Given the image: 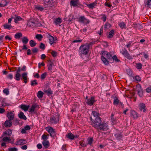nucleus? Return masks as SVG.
<instances>
[{
  "label": "nucleus",
  "mask_w": 151,
  "mask_h": 151,
  "mask_svg": "<svg viewBox=\"0 0 151 151\" xmlns=\"http://www.w3.org/2000/svg\"><path fill=\"white\" fill-rule=\"evenodd\" d=\"M53 65V63L50 61V63H49L48 65V68L49 70L50 71L52 72V65Z\"/></svg>",
  "instance_id": "obj_31"
},
{
  "label": "nucleus",
  "mask_w": 151,
  "mask_h": 151,
  "mask_svg": "<svg viewBox=\"0 0 151 151\" xmlns=\"http://www.w3.org/2000/svg\"><path fill=\"white\" fill-rule=\"evenodd\" d=\"M12 130L10 129H8L4 132V135L6 134L9 136H10L12 135Z\"/></svg>",
  "instance_id": "obj_29"
},
{
  "label": "nucleus",
  "mask_w": 151,
  "mask_h": 151,
  "mask_svg": "<svg viewBox=\"0 0 151 151\" xmlns=\"http://www.w3.org/2000/svg\"><path fill=\"white\" fill-rule=\"evenodd\" d=\"M101 59L103 63L106 65H107L109 64L108 60L111 59L112 58V55L106 51H102L101 52Z\"/></svg>",
  "instance_id": "obj_1"
},
{
  "label": "nucleus",
  "mask_w": 151,
  "mask_h": 151,
  "mask_svg": "<svg viewBox=\"0 0 151 151\" xmlns=\"http://www.w3.org/2000/svg\"><path fill=\"white\" fill-rule=\"evenodd\" d=\"M8 3V2L6 0H0V7H4L6 6Z\"/></svg>",
  "instance_id": "obj_20"
},
{
  "label": "nucleus",
  "mask_w": 151,
  "mask_h": 151,
  "mask_svg": "<svg viewBox=\"0 0 151 151\" xmlns=\"http://www.w3.org/2000/svg\"><path fill=\"white\" fill-rule=\"evenodd\" d=\"M92 114L95 118L97 117H100L99 113L95 111H92Z\"/></svg>",
  "instance_id": "obj_30"
},
{
  "label": "nucleus",
  "mask_w": 151,
  "mask_h": 151,
  "mask_svg": "<svg viewBox=\"0 0 151 151\" xmlns=\"http://www.w3.org/2000/svg\"><path fill=\"white\" fill-rule=\"evenodd\" d=\"M21 76L20 73H16L15 75V79L17 81L20 80Z\"/></svg>",
  "instance_id": "obj_39"
},
{
  "label": "nucleus",
  "mask_w": 151,
  "mask_h": 151,
  "mask_svg": "<svg viewBox=\"0 0 151 151\" xmlns=\"http://www.w3.org/2000/svg\"><path fill=\"white\" fill-rule=\"evenodd\" d=\"M22 36V34L20 33H16L14 35V37L16 39H19Z\"/></svg>",
  "instance_id": "obj_40"
},
{
  "label": "nucleus",
  "mask_w": 151,
  "mask_h": 151,
  "mask_svg": "<svg viewBox=\"0 0 151 151\" xmlns=\"http://www.w3.org/2000/svg\"><path fill=\"white\" fill-rule=\"evenodd\" d=\"M14 22L15 23H17L18 21L21 20L22 18L20 16L15 15L14 17Z\"/></svg>",
  "instance_id": "obj_24"
},
{
  "label": "nucleus",
  "mask_w": 151,
  "mask_h": 151,
  "mask_svg": "<svg viewBox=\"0 0 151 151\" xmlns=\"http://www.w3.org/2000/svg\"><path fill=\"white\" fill-rule=\"evenodd\" d=\"M40 49L44 50L45 48V46L42 43H41L40 46Z\"/></svg>",
  "instance_id": "obj_57"
},
{
  "label": "nucleus",
  "mask_w": 151,
  "mask_h": 151,
  "mask_svg": "<svg viewBox=\"0 0 151 151\" xmlns=\"http://www.w3.org/2000/svg\"><path fill=\"white\" fill-rule=\"evenodd\" d=\"M18 116L21 119H23L24 120H26L27 119L26 117L24 115V113L22 111L20 112L18 114Z\"/></svg>",
  "instance_id": "obj_21"
},
{
  "label": "nucleus",
  "mask_w": 151,
  "mask_h": 151,
  "mask_svg": "<svg viewBox=\"0 0 151 151\" xmlns=\"http://www.w3.org/2000/svg\"><path fill=\"white\" fill-rule=\"evenodd\" d=\"M22 79L24 80L23 82L25 83H26L27 82V80L28 77L27 76V73L26 72L23 73L22 75Z\"/></svg>",
  "instance_id": "obj_9"
},
{
  "label": "nucleus",
  "mask_w": 151,
  "mask_h": 151,
  "mask_svg": "<svg viewBox=\"0 0 151 151\" xmlns=\"http://www.w3.org/2000/svg\"><path fill=\"white\" fill-rule=\"evenodd\" d=\"M6 116L9 120H12L14 119V114L12 112H9L7 113Z\"/></svg>",
  "instance_id": "obj_12"
},
{
  "label": "nucleus",
  "mask_w": 151,
  "mask_h": 151,
  "mask_svg": "<svg viewBox=\"0 0 151 151\" xmlns=\"http://www.w3.org/2000/svg\"><path fill=\"white\" fill-rule=\"evenodd\" d=\"M91 44V43H87L81 45L79 47V52L81 54L87 55L89 51L90 46Z\"/></svg>",
  "instance_id": "obj_2"
},
{
  "label": "nucleus",
  "mask_w": 151,
  "mask_h": 151,
  "mask_svg": "<svg viewBox=\"0 0 151 151\" xmlns=\"http://www.w3.org/2000/svg\"><path fill=\"white\" fill-rule=\"evenodd\" d=\"M51 54L53 57H55L57 56L58 53L55 51H52L51 52Z\"/></svg>",
  "instance_id": "obj_52"
},
{
  "label": "nucleus",
  "mask_w": 151,
  "mask_h": 151,
  "mask_svg": "<svg viewBox=\"0 0 151 151\" xmlns=\"http://www.w3.org/2000/svg\"><path fill=\"white\" fill-rule=\"evenodd\" d=\"M27 143L26 141L24 139H20L16 142V145H20L25 144Z\"/></svg>",
  "instance_id": "obj_13"
},
{
  "label": "nucleus",
  "mask_w": 151,
  "mask_h": 151,
  "mask_svg": "<svg viewBox=\"0 0 151 151\" xmlns=\"http://www.w3.org/2000/svg\"><path fill=\"white\" fill-rule=\"evenodd\" d=\"M121 53L128 59L131 60L133 59L132 56L130 55L127 50L125 48L122 50L121 51Z\"/></svg>",
  "instance_id": "obj_4"
},
{
  "label": "nucleus",
  "mask_w": 151,
  "mask_h": 151,
  "mask_svg": "<svg viewBox=\"0 0 151 151\" xmlns=\"http://www.w3.org/2000/svg\"><path fill=\"white\" fill-rule=\"evenodd\" d=\"M8 151H17V149L16 147L9 148Z\"/></svg>",
  "instance_id": "obj_55"
},
{
  "label": "nucleus",
  "mask_w": 151,
  "mask_h": 151,
  "mask_svg": "<svg viewBox=\"0 0 151 151\" xmlns=\"http://www.w3.org/2000/svg\"><path fill=\"white\" fill-rule=\"evenodd\" d=\"M67 138L70 139H74V135L71 133H68L67 135H66Z\"/></svg>",
  "instance_id": "obj_28"
},
{
  "label": "nucleus",
  "mask_w": 151,
  "mask_h": 151,
  "mask_svg": "<svg viewBox=\"0 0 151 151\" xmlns=\"http://www.w3.org/2000/svg\"><path fill=\"white\" fill-rule=\"evenodd\" d=\"M139 109L141 111L143 112H145L146 111V109L145 108V104L143 103H140L139 104Z\"/></svg>",
  "instance_id": "obj_17"
},
{
  "label": "nucleus",
  "mask_w": 151,
  "mask_h": 151,
  "mask_svg": "<svg viewBox=\"0 0 151 151\" xmlns=\"http://www.w3.org/2000/svg\"><path fill=\"white\" fill-rule=\"evenodd\" d=\"M38 49L36 48H33L32 50V51L33 52V53H37L38 52Z\"/></svg>",
  "instance_id": "obj_62"
},
{
  "label": "nucleus",
  "mask_w": 151,
  "mask_h": 151,
  "mask_svg": "<svg viewBox=\"0 0 151 151\" xmlns=\"http://www.w3.org/2000/svg\"><path fill=\"white\" fill-rule=\"evenodd\" d=\"M43 93L41 91H39L37 93V96L39 98H41L43 97Z\"/></svg>",
  "instance_id": "obj_37"
},
{
  "label": "nucleus",
  "mask_w": 151,
  "mask_h": 151,
  "mask_svg": "<svg viewBox=\"0 0 151 151\" xmlns=\"http://www.w3.org/2000/svg\"><path fill=\"white\" fill-rule=\"evenodd\" d=\"M2 140L4 142H9L11 140V139L9 137H5L3 138Z\"/></svg>",
  "instance_id": "obj_35"
},
{
  "label": "nucleus",
  "mask_w": 151,
  "mask_h": 151,
  "mask_svg": "<svg viewBox=\"0 0 151 151\" xmlns=\"http://www.w3.org/2000/svg\"><path fill=\"white\" fill-rule=\"evenodd\" d=\"M135 79L136 81H140L141 80V78L138 76H136L135 77Z\"/></svg>",
  "instance_id": "obj_58"
},
{
  "label": "nucleus",
  "mask_w": 151,
  "mask_h": 151,
  "mask_svg": "<svg viewBox=\"0 0 151 151\" xmlns=\"http://www.w3.org/2000/svg\"><path fill=\"white\" fill-rule=\"evenodd\" d=\"M44 92L48 96L52 94V91L50 88H48L47 90L45 89L44 90Z\"/></svg>",
  "instance_id": "obj_27"
},
{
  "label": "nucleus",
  "mask_w": 151,
  "mask_h": 151,
  "mask_svg": "<svg viewBox=\"0 0 151 151\" xmlns=\"http://www.w3.org/2000/svg\"><path fill=\"white\" fill-rule=\"evenodd\" d=\"M114 114H111V121L113 124H116V119L114 117Z\"/></svg>",
  "instance_id": "obj_23"
},
{
  "label": "nucleus",
  "mask_w": 151,
  "mask_h": 151,
  "mask_svg": "<svg viewBox=\"0 0 151 151\" xmlns=\"http://www.w3.org/2000/svg\"><path fill=\"white\" fill-rule=\"evenodd\" d=\"M114 34V31L113 30H112L109 33V35L108 36V37L109 38H112Z\"/></svg>",
  "instance_id": "obj_34"
},
{
  "label": "nucleus",
  "mask_w": 151,
  "mask_h": 151,
  "mask_svg": "<svg viewBox=\"0 0 151 151\" xmlns=\"http://www.w3.org/2000/svg\"><path fill=\"white\" fill-rule=\"evenodd\" d=\"M95 101L94 97L92 96L91 97V99L87 100L86 103L88 104L90 106H92L94 103Z\"/></svg>",
  "instance_id": "obj_11"
},
{
  "label": "nucleus",
  "mask_w": 151,
  "mask_h": 151,
  "mask_svg": "<svg viewBox=\"0 0 151 151\" xmlns=\"http://www.w3.org/2000/svg\"><path fill=\"white\" fill-rule=\"evenodd\" d=\"M35 37L39 41H40L43 38V37L41 34H37L36 35Z\"/></svg>",
  "instance_id": "obj_36"
},
{
  "label": "nucleus",
  "mask_w": 151,
  "mask_h": 151,
  "mask_svg": "<svg viewBox=\"0 0 151 151\" xmlns=\"http://www.w3.org/2000/svg\"><path fill=\"white\" fill-rule=\"evenodd\" d=\"M146 91L148 93L151 92V87H148L146 89Z\"/></svg>",
  "instance_id": "obj_63"
},
{
  "label": "nucleus",
  "mask_w": 151,
  "mask_h": 151,
  "mask_svg": "<svg viewBox=\"0 0 151 151\" xmlns=\"http://www.w3.org/2000/svg\"><path fill=\"white\" fill-rule=\"evenodd\" d=\"M62 22L61 19L60 17H58L55 19V20L54 21V22L57 25L60 24Z\"/></svg>",
  "instance_id": "obj_22"
},
{
  "label": "nucleus",
  "mask_w": 151,
  "mask_h": 151,
  "mask_svg": "<svg viewBox=\"0 0 151 151\" xmlns=\"http://www.w3.org/2000/svg\"><path fill=\"white\" fill-rule=\"evenodd\" d=\"M138 94L140 97H141L142 96L143 93L141 89L138 90Z\"/></svg>",
  "instance_id": "obj_50"
},
{
  "label": "nucleus",
  "mask_w": 151,
  "mask_h": 151,
  "mask_svg": "<svg viewBox=\"0 0 151 151\" xmlns=\"http://www.w3.org/2000/svg\"><path fill=\"white\" fill-rule=\"evenodd\" d=\"M111 25L108 23H106L104 27L106 29H109L111 27Z\"/></svg>",
  "instance_id": "obj_53"
},
{
  "label": "nucleus",
  "mask_w": 151,
  "mask_h": 151,
  "mask_svg": "<svg viewBox=\"0 0 151 151\" xmlns=\"http://www.w3.org/2000/svg\"><path fill=\"white\" fill-rule=\"evenodd\" d=\"M127 74L129 76H132V70L129 69H128L127 70Z\"/></svg>",
  "instance_id": "obj_47"
},
{
  "label": "nucleus",
  "mask_w": 151,
  "mask_h": 151,
  "mask_svg": "<svg viewBox=\"0 0 151 151\" xmlns=\"http://www.w3.org/2000/svg\"><path fill=\"white\" fill-rule=\"evenodd\" d=\"M42 138L43 141L47 140L48 138L47 136L44 134L42 135Z\"/></svg>",
  "instance_id": "obj_60"
},
{
  "label": "nucleus",
  "mask_w": 151,
  "mask_h": 151,
  "mask_svg": "<svg viewBox=\"0 0 151 151\" xmlns=\"http://www.w3.org/2000/svg\"><path fill=\"white\" fill-rule=\"evenodd\" d=\"M59 120V119L58 117H55V116L52 117L50 118V122L54 124L57 123Z\"/></svg>",
  "instance_id": "obj_10"
},
{
  "label": "nucleus",
  "mask_w": 151,
  "mask_h": 151,
  "mask_svg": "<svg viewBox=\"0 0 151 151\" xmlns=\"http://www.w3.org/2000/svg\"><path fill=\"white\" fill-rule=\"evenodd\" d=\"M19 107L24 111H26L28 110L30 106L29 105L27 106L25 105L22 104L20 105Z\"/></svg>",
  "instance_id": "obj_18"
},
{
  "label": "nucleus",
  "mask_w": 151,
  "mask_h": 151,
  "mask_svg": "<svg viewBox=\"0 0 151 151\" xmlns=\"http://www.w3.org/2000/svg\"><path fill=\"white\" fill-rule=\"evenodd\" d=\"M53 4V0H45L44 2V5L45 7H51Z\"/></svg>",
  "instance_id": "obj_8"
},
{
  "label": "nucleus",
  "mask_w": 151,
  "mask_h": 151,
  "mask_svg": "<svg viewBox=\"0 0 151 151\" xmlns=\"http://www.w3.org/2000/svg\"><path fill=\"white\" fill-rule=\"evenodd\" d=\"M90 119L92 121V125L96 129L99 127V126L101 124L102 121L100 117H97L95 118V119L92 121V119L91 117H90Z\"/></svg>",
  "instance_id": "obj_3"
},
{
  "label": "nucleus",
  "mask_w": 151,
  "mask_h": 151,
  "mask_svg": "<svg viewBox=\"0 0 151 151\" xmlns=\"http://www.w3.org/2000/svg\"><path fill=\"white\" fill-rule=\"evenodd\" d=\"M97 129L103 131H107L109 129V127L106 123L103 122L102 123H101Z\"/></svg>",
  "instance_id": "obj_5"
},
{
  "label": "nucleus",
  "mask_w": 151,
  "mask_h": 151,
  "mask_svg": "<svg viewBox=\"0 0 151 151\" xmlns=\"http://www.w3.org/2000/svg\"><path fill=\"white\" fill-rule=\"evenodd\" d=\"M111 59H113L116 62L119 61V60L118 59L116 55H114L113 57L112 56V58H111Z\"/></svg>",
  "instance_id": "obj_56"
},
{
  "label": "nucleus",
  "mask_w": 151,
  "mask_h": 151,
  "mask_svg": "<svg viewBox=\"0 0 151 151\" xmlns=\"http://www.w3.org/2000/svg\"><path fill=\"white\" fill-rule=\"evenodd\" d=\"M131 116L134 119H136L138 117L137 113L135 111L133 110L131 111Z\"/></svg>",
  "instance_id": "obj_16"
},
{
  "label": "nucleus",
  "mask_w": 151,
  "mask_h": 151,
  "mask_svg": "<svg viewBox=\"0 0 151 151\" xmlns=\"http://www.w3.org/2000/svg\"><path fill=\"white\" fill-rule=\"evenodd\" d=\"M49 43L51 45H52L54 43H55V42L57 40L56 38L55 39L54 38L51 36L50 35L49 37Z\"/></svg>",
  "instance_id": "obj_19"
},
{
  "label": "nucleus",
  "mask_w": 151,
  "mask_h": 151,
  "mask_svg": "<svg viewBox=\"0 0 151 151\" xmlns=\"http://www.w3.org/2000/svg\"><path fill=\"white\" fill-rule=\"evenodd\" d=\"M4 125L6 127H10L12 125L11 120H6L4 122Z\"/></svg>",
  "instance_id": "obj_14"
},
{
  "label": "nucleus",
  "mask_w": 151,
  "mask_h": 151,
  "mask_svg": "<svg viewBox=\"0 0 151 151\" xmlns=\"http://www.w3.org/2000/svg\"><path fill=\"white\" fill-rule=\"evenodd\" d=\"M119 101L118 99L116 98L114 99L113 103L114 104L117 105L119 104Z\"/></svg>",
  "instance_id": "obj_54"
},
{
  "label": "nucleus",
  "mask_w": 151,
  "mask_h": 151,
  "mask_svg": "<svg viewBox=\"0 0 151 151\" xmlns=\"http://www.w3.org/2000/svg\"><path fill=\"white\" fill-rule=\"evenodd\" d=\"M134 27L136 29H141L142 27L141 25L139 24H134Z\"/></svg>",
  "instance_id": "obj_41"
},
{
  "label": "nucleus",
  "mask_w": 151,
  "mask_h": 151,
  "mask_svg": "<svg viewBox=\"0 0 151 151\" xmlns=\"http://www.w3.org/2000/svg\"><path fill=\"white\" fill-rule=\"evenodd\" d=\"M30 46L32 47H33L35 46L37 43L35 42L33 40H31L29 42Z\"/></svg>",
  "instance_id": "obj_43"
},
{
  "label": "nucleus",
  "mask_w": 151,
  "mask_h": 151,
  "mask_svg": "<svg viewBox=\"0 0 151 151\" xmlns=\"http://www.w3.org/2000/svg\"><path fill=\"white\" fill-rule=\"evenodd\" d=\"M104 22H105L106 21V16L105 14H104L103 15V17L102 18Z\"/></svg>",
  "instance_id": "obj_64"
},
{
  "label": "nucleus",
  "mask_w": 151,
  "mask_h": 151,
  "mask_svg": "<svg viewBox=\"0 0 151 151\" xmlns=\"http://www.w3.org/2000/svg\"><path fill=\"white\" fill-rule=\"evenodd\" d=\"M78 21L80 22L86 24H88L90 22L89 21L85 18L84 16L80 17L79 18Z\"/></svg>",
  "instance_id": "obj_7"
},
{
  "label": "nucleus",
  "mask_w": 151,
  "mask_h": 151,
  "mask_svg": "<svg viewBox=\"0 0 151 151\" xmlns=\"http://www.w3.org/2000/svg\"><path fill=\"white\" fill-rule=\"evenodd\" d=\"M46 130L50 134V136L54 137L55 135V130L51 127H48L46 128Z\"/></svg>",
  "instance_id": "obj_6"
},
{
  "label": "nucleus",
  "mask_w": 151,
  "mask_h": 151,
  "mask_svg": "<svg viewBox=\"0 0 151 151\" xmlns=\"http://www.w3.org/2000/svg\"><path fill=\"white\" fill-rule=\"evenodd\" d=\"M37 83L36 80L32 81L31 82V86H34L37 84Z\"/></svg>",
  "instance_id": "obj_49"
},
{
  "label": "nucleus",
  "mask_w": 151,
  "mask_h": 151,
  "mask_svg": "<svg viewBox=\"0 0 151 151\" xmlns=\"http://www.w3.org/2000/svg\"><path fill=\"white\" fill-rule=\"evenodd\" d=\"M29 39L26 37H24L22 39V42L24 44H26L28 42Z\"/></svg>",
  "instance_id": "obj_38"
},
{
  "label": "nucleus",
  "mask_w": 151,
  "mask_h": 151,
  "mask_svg": "<svg viewBox=\"0 0 151 151\" xmlns=\"http://www.w3.org/2000/svg\"><path fill=\"white\" fill-rule=\"evenodd\" d=\"M146 6L147 7H149L151 5V0H147L145 2Z\"/></svg>",
  "instance_id": "obj_42"
},
{
  "label": "nucleus",
  "mask_w": 151,
  "mask_h": 151,
  "mask_svg": "<svg viewBox=\"0 0 151 151\" xmlns=\"http://www.w3.org/2000/svg\"><path fill=\"white\" fill-rule=\"evenodd\" d=\"M136 68L139 69H141L142 67V65L141 63H138L136 64Z\"/></svg>",
  "instance_id": "obj_44"
},
{
  "label": "nucleus",
  "mask_w": 151,
  "mask_h": 151,
  "mask_svg": "<svg viewBox=\"0 0 151 151\" xmlns=\"http://www.w3.org/2000/svg\"><path fill=\"white\" fill-rule=\"evenodd\" d=\"M119 25L122 29L125 28L126 26V24L124 22L120 23Z\"/></svg>",
  "instance_id": "obj_45"
},
{
  "label": "nucleus",
  "mask_w": 151,
  "mask_h": 151,
  "mask_svg": "<svg viewBox=\"0 0 151 151\" xmlns=\"http://www.w3.org/2000/svg\"><path fill=\"white\" fill-rule=\"evenodd\" d=\"M3 26L4 29H10L12 28V26L11 25L7 23H6Z\"/></svg>",
  "instance_id": "obj_33"
},
{
  "label": "nucleus",
  "mask_w": 151,
  "mask_h": 151,
  "mask_svg": "<svg viewBox=\"0 0 151 151\" xmlns=\"http://www.w3.org/2000/svg\"><path fill=\"white\" fill-rule=\"evenodd\" d=\"M79 144L80 146L82 147H86L87 146V144H85L84 141L82 140L80 141Z\"/></svg>",
  "instance_id": "obj_48"
},
{
  "label": "nucleus",
  "mask_w": 151,
  "mask_h": 151,
  "mask_svg": "<svg viewBox=\"0 0 151 151\" xmlns=\"http://www.w3.org/2000/svg\"><path fill=\"white\" fill-rule=\"evenodd\" d=\"M97 4V2L96 1H95L93 3L87 5L89 8L93 9L95 6Z\"/></svg>",
  "instance_id": "obj_25"
},
{
  "label": "nucleus",
  "mask_w": 151,
  "mask_h": 151,
  "mask_svg": "<svg viewBox=\"0 0 151 151\" xmlns=\"http://www.w3.org/2000/svg\"><path fill=\"white\" fill-rule=\"evenodd\" d=\"M3 92L4 93L6 94V95L8 94L9 92L8 89L6 88L4 89L3 90Z\"/></svg>",
  "instance_id": "obj_59"
},
{
  "label": "nucleus",
  "mask_w": 151,
  "mask_h": 151,
  "mask_svg": "<svg viewBox=\"0 0 151 151\" xmlns=\"http://www.w3.org/2000/svg\"><path fill=\"white\" fill-rule=\"evenodd\" d=\"M79 0H71L70 1V4L73 6H77L79 4Z\"/></svg>",
  "instance_id": "obj_15"
},
{
  "label": "nucleus",
  "mask_w": 151,
  "mask_h": 151,
  "mask_svg": "<svg viewBox=\"0 0 151 151\" xmlns=\"http://www.w3.org/2000/svg\"><path fill=\"white\" fill-rule=\"evenodd\" d=\"M47 73L46 72L42 73L41 75L40 78L42 79H44L46 76Z\"/></svg>",
  "instance_id": "obj_51"
},
{
  "label": "nucleus",
  "mask_w": 151,
  "mask_h": 151,
  "mask_svg": "<svg viewBox=\"0 0 151 151\" xmlns=\"http://www.w3.org/2000/svg\"><path fill=\"white\" fill-rule=\"evenodd\" d=\"M88 144L91 145L92 144L93 138L92 137L88 138L87 139Z\"/></svg>",
  "instance_id": "obj_46"
},
{
  "label": "nucleus",
  "mask_w": 151,
  "mask_h": 151,
  "mask_svg": "<svg viewBox=\"0 0 151 151\" xmlns=\"http://www.w3.org/2000/svg\"><path fill=\"white\" fill-rule=\"evenodd\" d=\"M37 105H32L30 108L29 109V112L31 113H32L34 111L35 109L37 107Z\"/></svg>",
  "instance_id": "obj_32"
},
{
  "label": "nucleus",
  "mask_w": 151,
  "mask_h": 151,
  "mask_svg": "<svg viewBox=\"0 0 151 151\" xmlns=\"http://www.w3.org/2000/svg\"><path fill=\"white\" fill-rule=\"evenodd\" d=\"M43 146L46 148H47L49 146V143L48 141H43L42 142Z\"/></svg>",
  "instance_id": "obj_26"
},
{
  "label": "nucleus",
  "mask_w": 151,
  "mask_h": 151,
  "mask_svg": "<svg viewBox=\"0 0 151 151\" xmlns=\"http://www.w3.org/2000/svg\"><path fill=\"white\" fill-rule=\"evenodd\" d=\"M35 8L36 9L41 11H42L44 9V8L40 6H36Z\"/></svg>",
  "instance_id": "obj_61"
}]
</instances>
